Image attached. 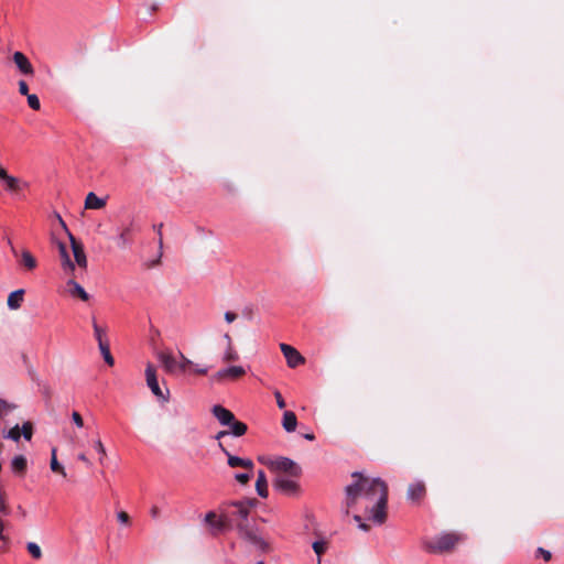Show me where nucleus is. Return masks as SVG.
<instances>
[{
	"mask_svg": "<svg viewBox=\"0 0 564 564\" xmlns=\"http://www.w3.org/2000/svg\"><path fill=\"white\" fill-rule=\"evenodd\" d=\"M351 477L354 482L345 488L347 507L354 508L362 501L368 519L376 524H382L387 518V484L379 477H365L360 471H354Z\"/></svg>",
	"mask_w": 564,
	"mask_h": 564,
	"instance_id": "nucleus-1",
	"label": "nucleus"
},
{
	"mask_svg": "<svg viewBox=\"0 0 564 564\" xmlns=\"http://www.w3.org/2000/svg\"><path fill=\"white\" fill-rule=\"evenodd\" d=\"M459 536L456 533H442L433 542H426L425 549L429 552L437 553L453 549Z\"/></svg>",
	"mask_w": 564,
	"mask_h": 564,
	"instance_id": "nucleus-2",
	"label": "nucleus"
},
{
	"mask_svg": "<svg viewBox=\"0 0 564 564\" xmlns=\"http://www.w3.org/2000/svg\"><path fill=\"white\" fill-rule=\"evenodd\" d=\"M299 477L278 475L273 480V488L284 496H295L299 492Z\"/></svg>",
	"mask_w": 564,
	"mask_h": 564,
	"instance_id": "nucleus-3",
	"label": "nucleus"
},
{
	"mask_svg": "<svg viewBox=\"0 0 564 564\" xmlns=\"http://www.w3.org/2000/svg\"><path fill=\"white\" fill-rule=\"evenodd\" d=\"M145 380L151 392L162 402H167L170 398V391L166 389L165 392L160 388L156 370L152 364H148L145 368Z\"/></svg>",
	"mask_w": 564,
	"mask_h": 564,
	"instance_id": "nucleus-4",
	"label": "nucleus"
},
{
	"mask_svg": "<svg viewBox=\"0 0 564 564\" xmlns=\"http://www.w3.org/2000/svg\"><path fill=\"white\" fill-rule=\"evenodd\" d=\"M270 468L275 471L285 473L292 477H300L302 474L301 467L291 458L279 457L269 463Z\"/></svg>",
	"mask_w": 564,
	"mask_h": 564,
	"instance_id": "nucleus-5",
	"label": "nucleus"
},
{
	"mask_svg": "<svg viewBox=\"0 0 564 564\" xmlns=\"http://www.w3.org/2000/svg\"><path fill=\"white\" fill-rule=\"evenodd\" d=\"M57 218L61 223V225L65 228V230L67 231L68 234V237H69V240H70V245H72V250H73V254H74V258H75V262L80 267V268H86L87 267V258H86V253L84 251V247L82 243H78L74 236L68 231V229L66 228V225L64 223V220L62 219V217L59 215H57Z\"/></svg>",
	"mask_w": 564,
	"mask_h": 564,
	"instance_id": "nucleus-6",
	"label": "nucleus"
},
{
	"mask_svg": "<svg viewBox=\"0 0 564 564\" xmlns=\"http://www.w3.org/2000/svg\"><path fill=\"white\" fill-rule=\"evenodd\" d=\"M218 447L227 456V464L231 468L242 467L250 471L253 469V462L251 459L230 454V452L224 446L221 442L218 443Z\"/></svg>",
	"mask_w": 564,
	"mask_h": 564,
	"instance_id": "nucleus-7",
	"label": "nucleus"
},
{
	"mask_svg": "<svg viewBox=\"0 0 564 564\" xmlns=\"http://www.w3.org/2000/svg\"><path fill=\"white\" fill-rule=\"evenodd\" d=\"M280 349L286 359V364L290 368H295L304 364V357L292 346L288 344H281Z\"/></svg>",
	"mask_w": 564,
	"mask_h": 564,
	"instance_id": "nucleus-8",
	"label": "nucleus"
},
{
	"mask_svg": "<svg viewBox=\"0 0 564 564\" xmlns=\"http://www.w3.org/2000/svg\"><path fill=\"white\" fill-rule=\"evenodd\" d=\"M246 373V369L242 366H229L218 370L213 379L220 381L224 379H237Z\"/></svg>",
	"mask_w": 564,
	"mask_h": 564,
	"instance_id": "nucleus-9",
	"label": "nucleus"
},
{
	"mask_svg": "<svg viewBox=\"0 0 564 564\" xmlns=\"http://www.w3.org/2000/svg\"><path fill=\"white\" fill-rule=\"evenodd\" d=\"M159 362L162 365L164 370L169 373L177 372V360L170 351H159L156 354Z\"/></svg>",
	"mask_w": 564,
	"mask_h": 564,
	"instance_id": "nucleus-10",
	"label": "nucleus"
},
{
	"mask_svg": "<svg viewBox=\"0 0 564 564\" xmlns=\"http://www.w3.org/2000/svg\"><path fill=\"white\" fill-rule=\"evenodd\" d=\"M212 413L223 426H227L232 423V420L235 419L234 413L220 404L214 405L212 408Z\"/></svg>",
	"mask_w": 564,
	"mask_h": 564,
	"instance_id": "nucleus-11",
	"label": "nucleus"
},
{
	"mask_svg": "<svg viewBox=\"0 0 564 564\" xmlns=\"http://www.w3.org/2000/svg\"><path fill=\"white\" fill-rule=\"evenodd\" d=\"M13 62L23 75H33L34 68L29 58L22 52H14Z\"/></svg>",
	"mask_w": 564,
	"mask_h": 564,
	"instance_id": "nucleus-12",
	"label": "nucleus"
},
{
	"mask_svg": "<svg viewBox=\"0 0 564 564\" xmlns=\"http://www.w3.org/2000/svg\"><path fill=\"white\" fill-rule=\"evenodd\" d=\"M425 494L424 482L421 480L410 484L406 492L408 500L412 502L419 501Z\"/></svg>",
	"mask_w": 564,
	"mask_h": 564,
	"instance_id": "nucleus-13",
	"label": "nucleus"
},
{
	"mask_svg": "<svg viewBox=\"0 0 564 564\" xmlns=\"http://www.w3.org/2000/svg\"><path fill=\"white\" fill-rule=\"evenodd\" d=\"M58 250L62 258V268L65 271V273H73L75 270V264L70 260L69 254L67 252V248L65 243L59 242L58 243Z\"/></svg>",
	"mask_w": 564,
	"mask_h": 564,
	"instance_id": "nucleus-14",
	"label": "nucleus"
},
{
	"mask_svg": "<svg viewBox=\"0 0 564 564\" xmlns=\"http://www.w3.org/2000/svg\"><path fill=\"white\" fill-rule=\"evenodd\" d=\"M205 522L210 527L213 534H217L224 530V522L218 519L216 513L210 511L205 516Z\"/></svg>",
	"mask_w": 564,
	"mask_h": 564,
	"instance_id": "nucleus-15",
	"label": "nucleus"
},
{
	"mask_svg": "<svg viewBox=\"0 0 564 564\" xmlns=\"http://www.w3.org/2000/svg\"><path fill=\"white\" fill-rule=\"evenodd\" d=\"M256 491L261 498H267L269 495L265 473L261 469L258 470V477H257V481H256Z\"/></svg>",
	"mask_w": 564,
	"mask_h": 564,
	"instance_id": "nucleus-16",
	"label": "nucleus"
},
{
	"mask_svg": "<svg viewBox=\"0 0 564 564\" xmlns=\"http://www.w3.org/2000/svg\"><path fill=\"white\" fill-rule=\"evenodd\" d=\"M67 286H68V293L73 296H78L80 297L83 301H87L89 299V295L88 293L85 291V289L78 284L77 282H75L74 280H68L67 281Z\"/></svg>",
	"mask_w": 564,
	"mask_h": 564,
	"instance_id": "nucleus-17",
	"label": "nucleus"
},
{
	"mask_svg": "<svg viewBox=\"0 0 564 564\" xmlns=\"http://www.w3.org/2000/svg\"><path fill=\"white\" fill-rule=\"evenodd\" d=\"M23 294H24V290H22V289L11 292L8 296V302H7L8 307L10 310L20 308L21 304L23 302Z\"/></svg>",
	"mask_w": 564,
	"mask_h": 564,
	"instance_id": "nucleus-18",
	"label": "nucleus"
},
{
	"mask_svg": "<svg viewBox=\"0 0 564 564\" xmlns=\"http://www.w3.org/2000/svg\"><path fill=\"white\" fill-rule=\"evenodd\" d=\"M106 205V199L98 197L95 193L90 192L86 196L85 207L89 209H100Z\"/></svg>",
	"mask_w": 564,
	"mask_h": 564,
	"instance_id": "nucleus-19",
	"label": "nucleus"
},
{
	"mask_svg": "<svg viewBox=\"0 0 564 564\" xmlns=\"http://www.w3.org/2000/svg\"><path fill=\"white\" fill-rule=\"evenodd\" d=\"M297 425L296 415L292 411H285L283 413L282 426L283 429L291 433L294 432Z\"/></svg>",
	"mask_w": 564,
	"mask_h": 564,
	"instance_id": "nucleus-20",
	"label": "nucleus"
},
{
	"mask_svg": "<svg viewBox=\"0 0 564 564\" xmlns=\"http://www.w3.org/2000/svg\"><path fill=\"white\" fill-rule=\"evenodd\" d=\"M229 426L228 434L232 435L235 437H240L246 434L248 427L243 422L237 421L236 419L232 420V423L228 424Z\"/></svg>",
	"mask_w": 564,
	"mask_h": 564,
	"instance_id": "nucleus-21",
	"label": "nucleus"
},
{
	"mask_svg": "<svg viewBox=\"0 0 564 564\" xmlns=\"http://www.w3.org/2000/svg\"><path fill=\"white\" fill-rule=\"evenodd\" d=\"M0 180L6 184L8 191L15 192L20 189V180L9 175L7 171L0 175Z\"/></svg>",
	"mask_w": 564,
	"mask_h": 564,
	"instance_id": "nucleus-22",
	"label": "nucleus"
},
{
	"mask_svg": "<svg viewBox=\"0 0 564 564\" xmlns=\"http://www.w3.org/2000/svg\"><path fill=\"white\" fill-rule=\"evenodd\" d=\"M162 228H163V224H158V225L153 226L154 231L159 236V239H158L159 252H158L156 258L150 263V267H154V265L159 264L161 261L162 254H163V252H162V249H163Z\"/></svg>",
	"mask_w": 564,
	"mask_h": 564,
	"instance_id": "nucleus-23",
	"label": "nucleus"
},
{
	"mask_svg": "<svg viewBox=\"0 0 564 564\" xmlns=\"http://www.w3.org/2000/svg\"><path fill=\"white\" fill-rule=\"evenodd\" d=\"M12 471L15 474H23L26 469V458L23 455H17L11 460Z\"/></svg>",
	"mask_w": 564,
	"mask_h": 564,
	"instance_id": "nucleus-24",
	"label": "nucleus"
},
{
	"mask_svg": "<svg viewBox=\"0 0 564 564\" xmlns=\"http://www.w3.org/2000/svg\"><path fill=\"white\" fill-rule=\"evenodd\" d=\"M21 263L28 270H33L37 265L35 258L32 256V253L29 250H25V249L22 250V252H21Z\"/></svg>",
	"mask_w": 564,
	"mask_h": 564,
	"instance_id": "nucleus-25",
	"label": "nucleus"
},
{
	"mask_svg": "<svg viewBox=\"0 0 564 564\" xmlns=\"http://www.w3.org/2000/svg\"><path fill=\"white\" fill-rule=\"evenodd\" d=\"M232 506L237 509L236 512L242 520L248 518L251 506L249 501H235L232 502Z\"/></svg>",
	"mask_w": 564,
	"mask_h": 564,
	"instance_id": "nucleus-26",
	"label": "nucleus"
},
{
	"mask_svg": "<svg viewBox=\"0 0 564 564\" xmlns=\"http://www.w3.org/2000/svg\"><path fill=\"white\" fill-rule=\"evenodd\" d=\"M56 448H52V457H51V463H50V467L53 471L55 473H59L63 477H66V470L64 468V466H62L58 460H57V457H56Z\"/></svg>",
	"mask_w": 564,
	"mask_h": 564,
	"instance_id": "nucleus-27",
	"label": "nucleus"
},
{
	"mask_svg": "<svg viewBox=\"0 0 564 564\" xmlns=\"http://www.w3.org/2000/svg\"><path fill=\"white\" fill-rule=\"evenodd\" d=\"M239 359V354L234 348V345L226 346L225 351L221 356V360L224 362L237 361Z\"/></svg>",
	"mask_w": 564,
	"mask_h": 564,
	"instance_id": "nucleus-28",
	"label": "nucleus"
},
{
	"mask_svg": "<svg viewBox=\"0 0 564 564\" xmlns=\"http://www.w3.org/2000/svg\"><path fill=\"white\" fill-rule=\"evenodd\" d=\"M98 346H99V349L104 357L105 362L109 366H113L115 359H113L112 355L110 354L109 344L100 343V345H98Z\"/></svg>",
	"mask_w": 564,
	"mask_h": 564,
	"instance_id": "nucleus-29",
	"label": "nucleus"
},
{
	"mask_svg": "<svg viewBox=\"0 0 564 564\" xmlns=\"http://www.w3.org/2000/svg\"><path fill=\"white\" fill-rule=\"evenodd\" d=\"M312 547L317 555V564H321V555L326 551V542L324 540L314 541Z\"/></svg>",
	"mask_w": 564,
	"mask_h": 564,
	"instance_id": "nucleus-30",
	"label": "nucleus"
},
{
	"mask_svg": "<svg viewBox=\"0 0 564 564\" xmlns=\"http://www.w3.org/2000/svg\"><path fill=\"white\" fill-rule=\"evenodd\" d=\"M14 409L15 404L9 403L8 401L0 398V419H3Z\"/></svg>",
	"mask_w": 564,
	"mask_h": 564,
	"instance_id": "nucleus-31",
	"label": "nucleus"
},
{
	"mask_svg": "<svg viewBox=\"0 0 564 564\" xmlns=\"http://www.w3.org/2000/svg\"><path fill=\"white\" fill-rule=\"evenodd\" d=\"M3 437L12 440L14 442H19V440L21 437L20 426L17 424L11 430H9L8 432L3 433Z\"/></svg>",
	"mask_w": 564,
	"mask_h": 564,
	"instance_id": "nucleus-32",
	"label": "nucleus"
},
{
	"mask_svg": "<svg viewBox=\"0 0 564 564\" xmlns=\"http://www.w3.org/2000/svg\"><path fill=\"white\" fill-rule=\"evenodd\" d=\"M94 449L99 455L100 464H104L105 463V457H106L107 453H106V448H105V446H104V444H102V442L100 440H96L94 442Z\"/></svg>",
	"mask_w": 564,
	"mask_h": 564,
	"instance_id": "nucleus-33",
	"label": "nucleus"
},
{
	"mask_svg": "<svg viewBox=\"0 0 564 564\" xmlns=\"http://www.w3.org/2000/svg\"><path fill=\"white\" fill-rule=\"evenodd\" d=\"M26 549H28L29 553L32 555V557H34L36 560L42 557L41 547L35 542H29L26 544Z\"/></svg>",
	"mask_w": 564,
	"mask_h": 564,
	"instance_id": "nucleus-34",
	"label": "nucleus"
},
{
	"mask_svg": "<svg viewBox=\"0 0 564 564\" xmlns=\"http://www.w3.org/2000/svg\"><path fill=\"white\" fill-rule=\"evenodd\" d=\"M20 432L24 440L30 441L33 434L32 424L30 422L23 423L22 427L20 429Z\"/></svg>",
	"mask_w": 564,
	"mask_h": 564,
	"instance_id": "nucleus-35",
	"label": "nucleus"
},
{
	"mask_svg": "<svg viewBox=\"0 0 564 564\" xmlns=\"http://www.w3.org/2000/svg\"><path fill=\"white\" fill-rule=\"evenodd\" d=\"M93 327H94L95 338L97 339L98 345H100V343H106V341L104 340L105 329H104V328H101V327L96 323V321H94V323H93Z\"/></svg>",
	"mask_w": 564,
	"mask_h": 564,
	"instance_id": "nucleus-36",
	"label": "nucleus"
},
{
	"mask_svg": "<svg viewBox=\"0 0 564 564\" xmlns=\"http://www.w3.org/2000/svg\"><path fill=\"white\" fill-rule=\"evenodd\" d=\"M181 361H177V372L184 373L188 366H192L193 362L187 359L183 354H180Z\"/></svg>",
	"mask_w": 564,
	"mask_h": 564,
	"instance_id": "nucleus-37",
	"label": "nucleus"
},
{
	"mask_svg": "<svg viewBox=\"0 0 564 564\" xmlns=\"http://www.w3.org/2000/svg\"><path fill=\"white\" fill-rule=\"evenodd\" d=\"M26 97H28L29 107L32 108L33 110H39L41 107L39 97L34 94H31V95L29 94Z\"/></svg>",
	"mask_w": 564,
	"mask_h": 564,
	"instance_id": "nucleus-38",
	"label": "nucleus"
},
{
	"mask_svg": "<svg viewBox=\"0 0 564 564\" xmlns=\"http://www.w3.org/2000/svg\"><path fill=\"white\" fill-rule=\"evenodd\" d=\"M251 473H237L235 474V479L241 484V485H246L250 479H251Z\"/></svg>",
	"mask_w": 564,
	"mask_h": 564,
	"instance_id": "nucleus-39",
	"label": "nucleus"
},
{
	"mask_svg": "<svg viewBox=\"0 0 564 564\" xmlns=\"http://www.w3.org/2000/svg\"><path fill=\"white\" fill-rule=\"evenodd\" d=\"M72 420L77 427L82 429L84 426L83 417L78 412L74 411L72 413Z\"/></svg>",
	"mask_w": 564,
	"mask_h": 564,
	"instance_id": "nucleus-40",
	"label": "nucleus"
},
{
	"mask_svg": "<svg viewBox=\"0 0 564 564\" xmlns=\"http://www.w3.org/2000/svg\"><path fill=\"white\" fill-rule=\"evenodd\" d=\"M0 514H3V516L10 514V509L7 506L6 500L1 494H0Z\"/></svg>",
	"mask_w": 564,
	"mask_h": 564,
	"instance_id": "nucleus-41",
	"label": "nucleus"
},
{
	"mask_svg": "<svg viewBox=\"0 0 564 564\" xmlns=\"http://www.w3.org/2000/svg\"><path fill=\"white\" fill-rule=\"evenodd\" d=\"M127 232H128V229L123 230L119 236H118V245L122 248H124L129 241L127 239Z\"/></svg>",
	"mask_w": 564,
	"mask_h": 564,
	"instance_id": "nucleus-42",
	"label": "nucleus"
},
{
	"mask_svg": "<svg viewBox=\"0 0 564 564\" xmlns=\"http://www.w3.org/2000/svg\"><path fill=\"white\" fill-rule=\"evenodd\" d=\"M536 552H538V554H540V555L544 558V561H546V562H547V561H550V560H551V557H552L551 552H550V551H547V550H545V549H543V547H539V549L536 550Z\"/></svg>",
	"mask_w": 564,
	"mask_h": 564,
	"instance_id": "nucleus-43",
	"label": "nucleus"
},
{
	"mask_svg": "<svg viewBox=\"0 0 564 564\" xmlns=\"http://www.w3.org/2000/svg\"><path fill=\"white\" fill-rule=\"evenodd\" d=\"M19 93L23 96L29 95V87L28 84L24 80L19 82Z\"/></svg>",
	"mask_w": 564,
	"mask_h": 564,
	"instance_id": "nucleus-44",
	"label": "nucleus"
},
{
	"mask_svg": "<svg viewBox=\"0 0 564 564\" xmlns=\"http://www.w3.org/2000/svg\"><path fill=\"white\" fill-rule=\"evenodd\" d=\"M118 521L122 524H127L129 522V516L124 511H120L117 513Z\"/></svg>",
	"mask_w": 564,
	"mask_h": 564,
	"instance_id": "nucleus-45",
	"label": "nucleus"
},
{
	"mask_svg": "<svg viewBox=\"0 0 564 564\" xmlns=\"http://www.w3.org/2000/svg\"><path fill=\"white\" fill-rule=\"evenodd\" d=\"M274 397H275L276 404H278L279 409H284L285 408V402H284L281 393L279 391H275L274 392Z\"/></svg>",
	"mask_w": 564,
	"mask_h": 564,
	"instance_id": "nucleus-46",
	"label": "nucleus"
},
{
	"mask_svg": "<svg viewBox=\"0 0 564 564\" xmlns=\"http://www.w3.org/2000/svg\"><path fill=\"white\" fill-rule=\"evenodd\" d=\"M224 317L227 323H232L237 318V315L232 312H226Z\"/></svg>",
	"mask_w": 564,
	"mask_h": 564,
	"instance_id": "nucleus-47",
	"label": "nucleus"
},
{
	"mask_svg": "<svg viewBox=\"0 0 564 564\" xmlns=\"http://www.w3.org/2000/svg\"><path fill=\"white\" fill-rule=\"evenodd\" d=\"M194 371L196 373H199V375H206L207 371H208V368L207 367H203V366H199V365H195L194 366Z\"/></svg>",
	"mask_w": 564,
	"mask_h": 564,
	"instance_id": "nucleus-48",
	"label": "nucleus"
},
{
	"mask_svg": "<svg viewBox=\"0 0 564 564\" xmlns=\"http://www.w3.org/2000/svg\"><path fill=\"white\" fill-rule=\"evenodd\" d=\"M77 458H78L80 462L85 463L88 467H90V466H91V462L87 458L86 454L80 453V454H78V455H77Z\"/></svg>",
	"mask_w": 564,
	"mask_h": 564,
	"instance_id": "nucleus-49",
	"label": "nucleus"
},
{
	"mask_svg": "<svg viewBox=\"0 0 564 564\" xmlns=\"http://www.w3.org/2000/svg\"><path fill=\"white\" fill-rule=\"evenodd\" d=\"M229 435L228 434V431L227 430H223V431H219L216 435H215V440L218 441V443L220 442V440L225 436Z\"/></svg>",
	"mask_w": 564,
	"mask_h": 564,
	"instance_id": "nucleus-50",
	"label": "nucleus"
},
{
	"mask_svg": "<svg viewBox=\"0 0 564 564\" xmlns=\"http://www.w3.org/2000/svg\"><path fill=\"white\" fill-rule=\"evenodd\" d=\"M246 538H247V539H249L250 541L254 542V543H256V542H257V540H258L257 534H256V533H253V532H251V531H247V532H246Z\"/></svg>",
	"mask_w": 564,
	"mask_h": 564,
	"instance_id": "nucleus-51",
	"label": "nucleus"
},
{
	"mask_svg": "<svg viewBox=\"0 0 564 564\" xmlns=\"http://www.w3.org/2000/svg\"><path fill=\"white\" fill-rule=\"evenodd\" d=\"M223 338L226 341V346H231L232 345V339H231V337H230V335L228 333L224 334Z\"/></svg>",
	"mask_w": 564,
	"mask_h": 564,
	"instance_id": "nucleus-52",
	"label": "nucleus"
},
{
	"mask_svg": "<svg viewBox=\"0 0 564 564\" xmlns=\"http://www.w3.org/2000/svg\"><path fill=\"white\" fill-rule=\"evenodd\" d=\"M159 514H160V510H159V508H158V507H155V506H154V507H152V508H151V516H152L153 518H158V517H159Z\"/></svg>",
	"mask_w": 564,
	"mask_h": 564,
	"instance_id": "nucleus-53",
	"label": "nucleus"
},
{
	"mask_svg": "<svg viewBox=\"0 0 564 564\" xmlns=\"http://www.w3.org/2000/svg\"><path fill=\"white\" fill-rule=\"evenodd\" d=\"M305 440L313 441L315 438V435L313 433H306L303 435Z\"/></svg>",
	"mask_w": 564,
	"mask_h": 564,
	"instance_id": "nucleus-54",
	"label": "nucleus"
},
{
	"mask_svg": "<svg viewBox=\"0 0 564 564\" xmlns=\"http://www.w3.org/2000/svg\"><path fill=\"white\" fill-rule=\"evenodd\" d=\"M354 519H355L356 522H359V524L361 523V517L360 516H355Z\"/></svg>",
	"mask_w": 564,
	"mask_h": 564,
	"instance_id": "nucleus-55",
	"label": "nucleus"
},
{
	"mask_svg": "<svg viewBox=\"0 0 564 564\" xmlns=\"http://www.w3.org/2000/svg\"><path fill=\"white\" fill-rule=\"evenodd\" d=\"M359 528L362 529V530H367L368 529V527L366 524H364V523H360Z\"/></svg>",
	"mask_w": 564,
	"mask_h": 564,
	"instance_id": "nucleus-56",
	"label": "nucleus"
},
{
	"mask_svg": "<svg viewBox=\"0 0 564 564\" xmlns=\"http://www.w3.org/2000/svg\"><path fill=\"white\" fill-rule=\"evenodd\" d=\"M6 170L0 165V175L3 174Z\"/></svg>",
	"mask_w": 564,
	"mask_h": 564,
	"instance_id": "nucleus-57",
	"label": "nucleus"
},
{
	"mask_svg": "<svg viewBox=\"0 0 564 564\" xmlns=\"http://www.w3.org/2000/svg\"><path fill=\"white\" fill-rule=\"evenodd\" d=\"M257 564H263V562H261V561H260V562H258Z\"/></svg>",
	"mask_w": 564,
	"mask_h": 564,
	"instance_id": "nucleus-58",
	"label": "nucleus"
}]
</instances>
